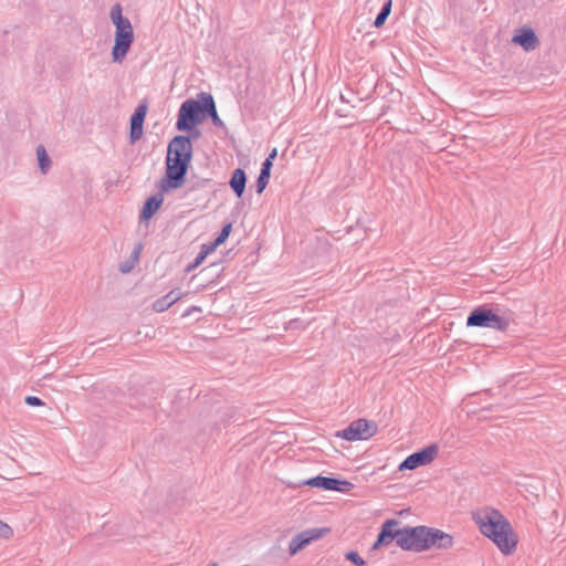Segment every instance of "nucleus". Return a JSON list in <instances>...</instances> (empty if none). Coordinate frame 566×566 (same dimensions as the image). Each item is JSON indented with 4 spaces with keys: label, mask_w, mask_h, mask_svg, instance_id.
Instances as JSON below:
<instances>
[{
    "label": "nucleus",
    "mask_w": 566,
    "mask_h": 566,
    "mask_svg": "<svg viewBox=\"0 0 566 566\" xmlns=\"http://www.w3.org/2000/svg\"><path fill=\"white\" fill-rule=\"evenodd\" d=\"M481 533L489 537L504 555H511L517 545V537L510 522L495 509L473 514Z\"/></svg>",
    "instance_id": "f03ea898"
},
{
    "label": "nucleus",
    "mask_w": 566,
    "mask_h": 566,
    "mask_svg": "<svg viewBox=\"0 0 566 566\" xmlns=\"http://www.w3.org/2000/svg\"><path fill=\"white\" fill-rule=\"evenodd\" d=\"M231 231H232V223L231 222L224 223L222 229H221V231L219 232V234L214 239V242L218 245L223 244L227 241V239L229 238Z\"/></svg>",
    "instance_id": "4be33fe9"
},
{
    "label": "nucleus",
    "mask_w": 566,
    "mask_h": 566,
    "mask_svg": "<svg viewBox=\"0 0 566 566\" xmlns=\"http://www.w3.org/2000/svg\"><path fill=\"white\" fill-rule=\"evenodd\" d=\"M13 535L12 528L0 520V538L8 539Z\"/></svg>",
    "instance_id": "393cba45"
},
{
    "label": "nucleus",
    "mask_w": 566,
    "mask_h": 566,
    "mask_svg": "<svg viewBox=\"0 0 566 566\" xmlns=\"http://www.w3.org/2000/svg\"><path fill=\"white\" fill-rule=\"evenodd\" d=\"M24 402L31 407H40L44 405L43 400L36 396H27L24 398Z\"/></svg>",
    "instance_id": "bb28decb"
},
{
    "label": "nucleus",
    "mask_w": 566,
    "mask_h": 566,
    "mask_svg": "<svg viewBox=\"0 0 566 566\" xmlns=\"http://www.w3.org/2000/svg\"><path fill=\"white\" fill-rule=\"evenodd\" d=\"M328 532V528H308L296 534L290 542L289 553L291 556L297 554L313 541L321 538Z\"/></svg>",
    "instance_id": "9d476101"
},
{
    "label": "nucleus",
    "mask_w": 566,
    "mask_h": 566,
    "mask_svg": "<svg viewBox=\"0 0 566 566\" xmlns=\"http://www.w3.org/2000/svg\"><path fill=\"white\" fill-rule=\"evenodd\" d=\"M163 193L164 192L159 190V192L146 199L139 213L140 222H147L156 214L164 202Z\"/></svg>",
    "instance_id": "ddd939ff"
},
{
    "label": "nucleus",
    "mask_w": 566,
    "mask_h": 566,
    "mask_svg": "<svg viewBox=\"0 0 566 566\" xmlns=\"http://www.w3.org/2000/svg\"><path fill=\"white\" fill-rule=\"evenodd\" d=\"M36 156H38L39 168L43 174H45L51 166V159H50L44 146L39 145L36 147Z\"/></svg>",
    "instance_id": "aec40b11"
},
{
    "label": "nucleus",
    "mask_w": 566,
    "mask_h": 566,
    "mask_svg": "<svg viewBox=\"0 0 566 566\" xmlns=\"http://www.w3.org/2000/svg\"><path fill=\"white\" fill-rule=\"evenodd\" d=\"M302 485L317 488L325 491H336L340 493H348L353 490L354 484L347 480H342L335 476L316 475L302 482Z\"/></svg>",
    "instance_id": "1a4fd4ad"
},
{
    "label": "nucleus",
    "mask_w": 566,
    "mask_h": 566,
    "mask_svg": "<svg viewBox=\"0 0 566 566\" xmlns=\"http://www.w3.org/2000/svg\"><path fill=\"white\" fill-rule=\"evenodd\" d=\"M180 290H171L169 293L164 295L160 298H157L153 304V310L157 313L165 312L168 310L172 304H175L178 300L181 297Z\"/></svg>",
    "instance_id": "dca6fc26"
},
{
    "label": "nucleus",
    "mask_w": 566,
    "mask_h": 566,
    "mask_svg": "<svg viewBox=\"0 0 566 566\" xmlns=\"http://www.w3.org/2000/svg\"><path fill=\"white\" fill-rule=\"evenodd\" d=\"M219 245L213 241L212 243L210 244H202L201 245V250L200 252L198 253L199 254V258H203L206 259L207 255L211 252H213Z\"/></svg>",
    "instance_id": "b1692460"
},
{
    "label": "nucleus",
    "mask_w": 566,
    "mask_h": 566,
    "mask_svg": "<svg viewBox=\"0 0 566 566\" xmlns=\"http://www.w3.org/2000/svg\"><path fill=\"white\" fill-rule=\"evenodd\" d=\"M205 261L203 258H199V254H197V256L195 258V260L189 263L186 268V272H192L193 270H196L202 262Z\"/></svg>",
    "instance_id": "cd10ccee"
},
{
    "label": "nucleus",
    "mask_w": 566,
    "mask_h": 566,
    "mask_svg": "<svg viewBox=\"0 0 566 566\" xmlns=\"http://www.w3.org/2000/svg\"><path fill=\"white\" fill-rule=\"evenodd\" d=\"M247 180V174L242 168H237L233 170L229 185L238 198H241L243 196L245 191Z\"/></svg>",
    "instance_id": "2eb2a0df"
},
{
    "label": "nucleus",
    "mask_w": 566,
    "mask_h": 566,
    "mask_svg": "<svg viewBox=\"0 0 566 566\" xmlns=\"http://www.w3.org/2000/svg\"><path fill=\"white\" fill-rule=\"evenodd\" d=\"M147 111V103L140 102L129 118V143L132 145L138 142L144 134V123Z\"/></svg>",
    "instance_id": "9b49d317"
},
{
    "label": "nucleus",
    "mask_w": 566,
    "mask_h": 566,
    "mask_svg": "<svg viewBox=\"0 0 566 566\" xmlns=\"http://www.w3.org/2000/svg\"><path fill=\"white\" fill-rule=\"evenodd\" d=\"M219 265H220V264H219V263H216V262H214V263H211L209 266H207V268L202 269L200 273H203V272H206V271H208V270H213V269H214V270H218V269H219Z\"/></svg>",
    "instance_id": "72a5a7b5"
},
{
    "label": "nucleus",
    "mask_w": 566,
    "mask_h": 566,
    "mask_svg": "<svg viewBox=\"0 0 566 566\" xmlns=\"http://www.w3.org/2000/svg\"><path fill=\"white\" fill-rule=\"evenodd\" d=\"M391 8H392V0L385 1V3L382 4L380 11L378 12V14L374 21L375 28H381L385 24L386 20L388 19V17L391 12Z\"/></svg>",
    "instance_id": "6ab92c4d"
},
{
    "label": "nucleus",
    "mask_w": 566,
    "mask_h": 566,
    "mask_svg": "<svg viewBox=\"0 0 566 566\" xmlns=\"http://www.w3.org/2000/svg\"><path fill=\"white\" fill-rule=\"evenodd\" d=\"M209 93L201 92L197 98L184 101L177 114V130H191L205 120V106Z\"/></svg>",
    "instance_id": "39448f33"
},
{
    "label": "nucleus",
    "mask_w": 566,
    "mask_h": 566,
    "mask_svg": "<svg viewBox=\"0 0 566 566\" xmlns=\"http://www.w3.org/2000/svg\"><path fill=\"white\" fill-rule=\"evenodd\" d=\"M271 169H272V166H271L270 161H269V164L262 163L259 177L256 178V181H255V191L258 195H261L265 190L266 186L269 185L270 177H271Z\"/></svg>",
    "instance_id": "f3484780"
},
{
    "label": "nucleus",
    "mask_w": 566,
    "mask_h": 566,
    "mask_svg": "<svg viewBox=\"0 0 566 566\" xmlns=\"http://www.w3.org/2000/svg\"><path fill=\"white\" fill-rule=\"evenodd\" d=\"M399 524L400 522L396 518L386 520L378 533L379 543L389 545L396 541L397 546H399L400 538H402V527H398Z\"/></svg>",
    "instance_id": "f8f14e48"
},
{
    "label": "nucleus",
    "mask_w": 566,
    "mask_h": 566,
    "mask_svg": "<svg viewBox=\"0 0 566 566\" xmlns=\"http://www.w3.org/2000/svg\"><path fill=\"white\" fill-rule=\"evenodd\" d=\"M276 156H277V150H276V148H273L269 153L268 157L265 158V160L263 163H268L269 164V161H270L271 166L273 167V160L275 159Z\"/></svg>",
    "instance_id": "7c9ffc66"
},
{
    "label": "nucleus",
    "mask_w": 566,
    "mask_h": 566,
    "mask_svg": "<svg viewBox=\"0 0 566 566\" xmlns=\"http://www.w3.org/2000/svg\"><path fill=\"white\" fill-rule=\"evenodd\" d=\"M185 133H188L189 135H185L186 137H190V142L192 139H198L200 137V132L197 129V127H195L193 129L191 130H184Z\"/></svg>",
    "instance_id": "c85d7f7f"
},
{
    "label": "nucleus",
    "mask_w": 566,
    "mask_h": 566,
    "mask_svg": "<svg viewBox=\"0 0 566 566\" xmlns=\"http://www.w3.org/2000/svg\"><path fill=\"white\" fill-rule=\"evenodd\" d=\"M140 250H142L140 245H138L137 248H135L133 250V252L130 254V259H132L133 263H136L139 260Z\"/></svg>",
    "instance_id": "2f4dec72"
},
{
    "label": "nucleus",
    "mask_w": 566,
    "mask_h": 566,
    "mask_svg": "<svg viewBox=\"0 0 566 566\" xmlns=\"http://www.w3.org/2000/svg\"><path fill=\"white\" fill-rule=\"evenodd\" d=\"M439 448L431 443L408 455L398 467L399 471L415 470L419 467L431 463L438 455Z\"/></svg>",
    "instance_id": "6e6552de"
},
{
    "label": "nucleus",
    "mask_w": 566,
    "mask_h": 566,
    "mask_svg": "<svg viewBox=\"0 0 566 566\" xmlns=\"http://www.w3.org/2000/svg\"><path fill=\"white\" fill-rule=\"evenodd\" d=\"M134 264L135 263H129V262H123L119 264V271L122 273H128L133 268H134Z\"/></svg>",
    "instance_id": "c756f323"
},
{
    "label": "nucleus",
    "mask_w": 566,
    "mask_h": 566,
    "mask_svg": "<svg viewBox=\"0 0 566 566\" xmlns=\"http://www.w3.org/2000/svg\"><path fill=\"white\" fill-rule=\"evenodd\" d=\"M345 558L356 566H366V562L356 551L347 552Z\"/></svg>",
    "instance_id": "5701e85b"
},
{
    "label": "nucleus",
    "mask_w": 566,
    "mask_h": 566,
    "mask_svg": "<svg viewBox=\"0 0 566 566\" xmlns=\"http://www.w3.org/2000/svg\"><path fill=\"white\" fill-rule=\"evenodd\" d=\"M193 157V147L190 137L175 136L167 146L165 159V176L158 181L161 192L180 188L187 178Z\"/></svg>",
    "instance_id": "f257e3e1"
},
{
    "label": "nucleus",
    "mask_w": 566,
    "mask_h": 566,
    "mask_svg": "<svg viewBox=\"0 0 566 566\" xmlns=\"http://www.w3.org/2000/svg\"><path fill=\"white\" fill-rule=\"evenodd\" d=\"M210 184H211V179H208V178L197 180L196 182L190 184L188 191H195L200 188H206V187L210 186Z\"/></svg>",
    "instance_id": "a878e982"
},
{
    "label": "nucleus",
    "mask_w": 566,
    "mask_h": 566,
    "mask_svg": "<svg viewBox=\"0 0 566 566\" xmlns=\"http://www.w3.org/2000/svg\"><path fill=\"white\" fill-rule=\"evenodd\" d=\"M122 11L123 10H122V7L119 3H116L111 9L109 18L115 27H117L119 24H125V23H127V21H129L128 18L123 15Z\"/></svg>",
    "instance_id": "412c9836"
},
{
    "label": "nucleus",
    "mask_w": 566,
    "mask_h": 566,
    "mask_svg": "<svg viewBox=\"0 0 566 566\" xmlns=\"http://www.w3.org/2000/svg\"><path fill=\"white\" fill-rule=\"evenodd\" d=\"M453 545V537L434 527L426 525L402 527L399 547L402 551L422 553L431 548L448 549Z\"/></svg>",
    "instance_id": "7ed1b4c3"
},
{
    "label": "nucleus",
    "mask_w": 566,
    "mask_h": 566,
    "mask_svg": "<svg viewBox=\"0 0 566 566\" xmlns=\"http://www.w3.org/2000/svg\"><path fill=\"white\" fill-rule=\"evenodd\" d=\"M205 111H206L205 119L206 118H210L214 126H217V127H224V123L222 122V119L218 115L214 98H213V96L210 93L208 95V99H207V103H206V106H205Z\"/></svg>",
    "instance_id": "a211bd4d"
},
{
    "label": "nucleus",
    "mask_w": 566,
    "mask_h": 566,
    "mask_svg": "<svg viewBox=\"0 0 566 566\" xmlns=\"http://www.w3.org/2000/svg\"><path fill=\"white\" fill-rule=\"evenodd\" d=\"M115 39L112 48V59L115 63H122L134 42V31L130 21L115 27Z\"/></svg>",
    "instance_id": "423d86ee"
},
{
    "label": "nucleus",
    "mask_w": 566,
    "mask_h": 566,
    "mask_svg": "<svg viewBox=\"0 0 566 566\" xmlns=\"http://www.w3.org/2000/svg\"><path fill=\"white\" fill-rule=\"evenodd\" d=\"M515 44L521 45L525 51H533L539 41L532 28H522L512 40Z\"/></svg>",
    "instance_id": "4468645a"
},
{
    "label": "nucleus",
    "mask_w": 566,
    "mask_h": 566,
    "mask_svg": "<svg viewBox=\"0 0 566 566\" xmlns=\"http://www.w3.org/2000/svg\"><path fill=\"white\" fill-rule=\"evenodd\" d=\"M378 426L375 421L367 420L364 418L354 420L348 427L337 432V437H340L347 441L367 440L377 433Z\"/></svg>",
    "instance_id": "0eeeda50"
},
{
    "label": "nucleus",
    "mask_w": 566,
    "mask_h": 566,
    "mask_svg": "<svg viewBox=\"0 0 566 566\" xmlns=\"http://www.w3.org/2000/svg\"><path fill=\"white\" fill-rule=\"evenodd\" d=\"M510 323V315L499 304L478 306L467 317L468 327L491 328L499 332H505Z\"/></svg>",
    "instance_id": "20e7f679"
},
{
    "label": "nucleus",
    "mask_w": 566,
    "mask_h": 566,
    "mask_svg": "<svg viewBox=\"0 0 566 566\" xmlns=\"http://www.w3.org/2000/svg\"><path fill=\"white\" fill-rule=\"evenodd\" d=\"M382 546H387V545L385 543H379V536L377 535V538H376L375 543L373 544L371 549L376 551Z\"/></svg>",
    "instance_id": "473e14b6"
}]
</instances>
